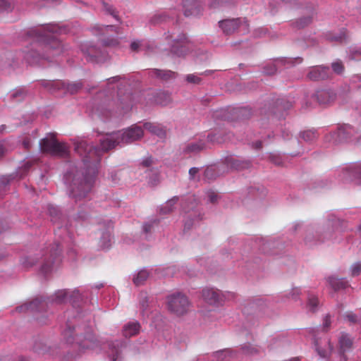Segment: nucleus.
I'll use <instances>...</instances> for the list:
<instances>
[{"label": "nucleus", "instance_id": "20", "mask_svg": "<svg viewBox=\"0 0 361 361\" xmlns=\"http://www.w3.org/2000/svg\"><path fill=\"white\" fill-rule=\"evenodd\" d=\"M152 74L162 80H168L173 78L176 76L177 73L171 71L154 69L152 71Z\"/></svg>", "mask_w": 361, "mask_h": 361}, {"label": "nucleus", "instance_id": "10", "mask_svg": "<svg viewBox=\"0 0 361 361\" xmlns=\"http://www.w3.org/2000/svg\"><path fill=\"white\" fill-rule=\"evenodd\" d=\"M188 44L187 37L181 34L177 39H175L171 45V51L178 56H184L186 53V46Z\"/></svg>", "mask_w": 361, "mask_h": 361}, {"label": "nucleus", "instance_id": "8", "mask_svg": "<svg viewBox=\"0 0 361 361\" xmlns=\"http://www.w3.org/2000/svg\"><path fill=\"white\" fill-rule=\"evenodd\" d=\"M202 298L209 305H219L224 300V295L219 290L207 288L202 290Z\"/></svg>", "mask_w": 361, "mask_h": 361}, {"label": "nucleus", "instance_id": "1", "mask_svg": "<svg viewBox=\"0 0 361 361\" xmlns=\"http://www.w3.org/2000/svg\"><path fill=\"white\" fill-rule=\"evenodd\" d=\"M144 132L140 126L133 125L122 132L107 135L101 140V148L90 146L86 140H80L75 144V150L82 157L83 164L87 168L82 180L74 177L71 185V194L75 200L86 197L91 190L96 176L97 165L100 161L102 152H107L120 143H131L143 137Z\"/></svg>", "mask_w": 361, "mask_h": 361}, {"label": "nucleus", "instance_id": "33", "mask_svg": "<svg viewBox=\"0 0 361 361\" xmlns=\"http://www.w3.org/2000/svg\"><path fill=\"white\" fill-rule=\"evenodd\" d=\"M301 137L305 141H312L316 137V133L312 130H306L301 133Z\"/></svg>", "mask_w": 361, "mask_h": 361}, {"label": "nucleus", "instance_id": "12", "mask_svg": "<svg viewBox=\"0 0 361 361\" xmlns=\"http://www.w3.org/2000/svg\"><path fill=\"white\" fill-rule=\"evenodd\" d=\"M143 127L145 130L161 138H164L166 135V129L161 124L147 122L144 123Z\"/></svg>", "mask_w": 361, "mask_h": 361}, {"label": "nucleus", "instance_id": "6", "mask_svg": "<svg viewBox=\"0 0 361 361\" xmlns=\"http://www.w3.org/2000/svg\"><path fill=\"white\" fill-rule=\"evenodd\" d=\"M80 299V294L78 290H74L73 291L61 290L56 292L54 300L56 303H62L68 300L73 304H75Z\"/></svg>", "mask_w": 361, "mask_h": 361}, {"label": "nucleus", "instance_id": "15", "mask_svg": "<svg viewBox=\"0 0 361 361\" xmlns=\"http://www.w3.org/2000/svg\"><path fill=\"white\" fill-rule=\"evenodd\" d=\"M53 148L50 152V154L59 156V157H65L68 153V147L63 142H59L56 140L54 145L52 146Z\"/></svg>", "mask_w": 361, "mask_h": 361}, {"label": "nucleus", "instance_id": "23", "mask_svg": "<svg viewBox=\"0 0 361 361\" xmlns=\"http://www.w3.org/2000/svg\"><path fill=\"white\" fill-rule=\"evenodd\" d=\"M178 197L175 196L169 201H167L164 205L160 209V212L163 214L171 213L173 211L174 206L177 203Z\"/></svg>", "mask_w": 361, "mask_h": 361}, {"label": "nucleus", "instance_id": "26", "mask_svg": "<svg viewBox=\"0 0 361 361\" xmlns=\"http://www.w3.org/2000/svg\"><path fill=\"white\" fill-rule=\"evenodd\" d=\"M44 87L51 92H55L58 90L65 87V83L60 80L51 81L46 82Z\"/></svg>", "mask_w": 361, "mask_h": 361}, {"label": "nucleus", "instance_id": "52", "mask_svg": "<svg viewBox=\"0 0 361 361\" xmlns=\"http://www.w3.org/2000/svg\"><path fill=\"white\" fill-rule=\"evenodd\" d=\"M209 198L211 202L214 203L216 202L217 199V195L215 194L214 192H212L209 194Z\"/></svg>", "mask_w": 361, "mask_h": 361}, {"label": "nucleus", "instance_id": "11", "mask_svg": "<svg viewBox=\"0 0 361 361\" xmlns=\"http://www.w3.org/2000/svg\"><path fill=\"white\" fill-rule=\"evenodd\" d=\"M82 51L87 56V60L102 62L105 59L104 53L94 46L89 47L86 50L82 49Z\"/></svg>", "mask_w": 361, "mask_h": 361}, {"label": "nucleus", "instance_id": "49", "mask_svg": "<svg viewBox=\"0 0 361 361\" xmlns=\"http://www.w3.org/2000/svg\"><path fill=\"white\" fill-rule=\"evenodd\" d=\"M153 163L152 157H147V159H144L142 161V166L144 167H149Z\"/></svg>", "mask_w": 361, "mask_h": 361}, {"label": "nucleus", "instance_id": "42", "mask_svg": "<svg viewBox=\"0 0 361 361\" xmlns=\"http://www.w3.org/2000/svg\"><path fill=\"white\" fill-rule=\"evenodd\" d=\"M243 350L245 353L246 354H253L255 353H257V350L256 348L255 347H252V345H245L243 348Z\"/></svg>", "mask_w": 361, "mask_h": 361}, {"label": "nucleus", "instance_id": "2", "mask_svg": "<svg viewBox=\"0 0 361 361\" xmlns=\"http://www.w3.org/2000/svg\"><path fill=\"white\" fill-rule=\"evenodd\" d=\"M65 32V28L60 27L56 24H49L31 31V34L37 37L39 42L44 43V49L46 51L44 57L46 59H49L51 56H58L63 51L61 42L53 35H61Z\"/></svg>", "mask_w": 361, "mask_h": 361}, {"label": "nucleus", "instance_id": "37", "mask_svg": "<svg viewBox=\"0 0 361 361\" xmlns=\"http://www.w3.org/2000/svg\"><path fill=\"white\" fill-rule=\"evenodd\" d=\"M99 30L102 32H117V27L114 25H102L99 27Z\"/></svg>", "mask_w": 361, "mask_h": 361}, {"label": "nucleus", "instance_id": "41", "mask_svg": "<svg viewBox=\"0 0 361 361\" xmlns=\"http://www.w3.org/2000/svg\"><path fill=\"white\" fill-rule=\"evenodd\" d=\"M102 42L105 47H114L118 44V41L115 38L104 39Z\"/></svg>", "mask_w": 361, "mask_h": 361}, {"label": "nucleus", "instance_id": "63", "mask_svg": "<svg viewBox=\"0 0 361 361\" xmlns=\"http://www.w3.org/2000/svg\"><path fill=\"white\" fill-rule=\"evenodd\" d=\"M24 167L26 170H28L31 167V164L30 162H27Z\"/></svg>", "mask_w": 361, "mask_h": 361}, {"label": "nucleus", "instance_id": "44", "mask_svg": "<svg viewBox=\"0 0 361 361\" xmlns=\"http://www.w3.org/2000/svg\"><path fill=\"white\" fill-rule=\"evenodd\" d=\"M35 262H34L33 259L31 257H27L23 259V264L25 267L29 268L30 267H32Z\"/></svg>", "mask_w": 361, "mask_h": 361}, {"label": "nucleus", "instance_id": "34", "mask_svg": "<svg viewBox=\"0 0 361 361\" xmlns=\"http://www.w3.org/2000/svg\"><path fill=\"white\" fill-rule=\"evenodd\" d=\"M332 68L337 74H341L344 71V66L341 61H336L332 63Z\"/></svg>", "mask_w": 361, "mask_h": 361}, {"label": "nucleus", "instance_id": "57", "mask_svg": "<svg viewBox=\"0 0 361 361\" xmlns=\"http://www.w3.org/2000/svg\"><path fill=\"white\" fill-rule=\"evenodd\" d=\"M35 350L36 352H37L39 354H44L45 353H47L49 349L46 347V346H44V348L42 349V350H38L37 348V347L35 348Z\"/></svg>", "mask_w": 361, "mask_h": 361}, {"label": "nucleus", "instance_id": "47", "mask_svg": "<svg viewBox=\"0 0 361 361\" xmlns=\"http://www.w3.org/2000/svg\"><path fill=\"white\" fill-rule=\"evenodd\" d=\"M142 295H143V297L140 300V304L141 308L144 310L147 307V296L145 295V294H142Z\"/></svg>", "mask_w": 361, "mask_h": 361}, {"label": "nucleus", "instance_id": "9", "mask_svg": "<svg viewBox=\"0 0 361 361\" xmlns=\"http://www.w3.org/2000/svg\"><path fill=\"white\" fill-rule=\"evenodd\" d=\"M183 8L186 17L197 16L200 14L202 11V6L197 0H185Z\"/></svg>", "mask_w": 361, "mask_h": 361}, {"label": "nucleus", "instance_id": "29", "mask_svg": "<svg viewBox=\"0 0 361 361\" xmlns=\"http://www.w3.org/2000/svg\"><path fill=\"white\" fill-rule=\"evenodd\" d=\"M361 274V262L354 263L350 267V275L353 277L359 276Z\"/></svg>", "mask_w": 361, "mask_h": 361}, {"label": "nucleus", "instance_id": "59", "mask_svg": "<svg viewBox=\"0 0 361 361\" xmlns=\"http://www.w3.org/2000/svg\"><path fill=\"white\" fill-rule=\"evenodd\" d=\"M151 230V226L149 224H145L144 226V231L145 233L149 232Z\"/></svg>", "mask_w": 361, "mask_h": 361}, {"label": "nucleus", "instance_id": "21", "mask_svg": "<svg viewBox=\"0 0 361 361\" xmlns=\"http://www.w3.org/2000/svg\"><path fill=\"white\" fill-rule=\"evenodd\" d=\"M204 148V143L202 141L190 142L184 149L185 153H197Z\"/></svg>", "mask_w": 361, "mask_h": 361}, {"label": "nucleus", "instance_id": "45", "mask_svg": "<svg viewBox=\"0 0 361 361\" xmlns=\"http://www.w3.org/2000/svg\"><path fill=\"white\" fill-rule=\"evenodd\" d=\"M331 325L330 316L327 314L324 319L323 329L326 331Z\"/></svg>", "mask_w": 361, "mask_h": 361}, {"label": "nucleus", "instance_id": "36", "mask_svg": "<svg viewBox=\"0 0 361 361\" xmlns=\"http://www.w3.org/2000/svg\"><path fill=\"white\" fill-rule=\"evenodd\" d=\"M186 80L189 83L199 84L201 82V78L196 75L189 74L186 76Z\"/></svg>", "mask_w": 361, "mask_h": 361}, {"label": "nucleus", "instance_id": "3", "mask_svg": "<svg viewBox=\"0 0 361 361\" xmlns=\"http://www.w3.org/2000/svg\"><path fill=\"white\" fill-rule=\"evenodd\" d=\"M167 300L169 310L177 315H183L189 310L190 302L183 294H173L169 296Z\"/></svg>", "mask_w": 361, "mask_h": 361}, {"label": "nucleus", "instance_id": "32", "mask_svg": "<svg viewBox=\"0 0 361 361\" xmlns=\"http://www.w3.org/2000/svg\"><path fill=\"white\" fill-rule=\"evenodd\" d=\"M276 105H277V108L279 110H281V109L286 110V109H290L292 106V104L290 102H287L283 99H279L276 102Z\"/></svg>", "mask_w": 361, "mask_h": 361}, {"label": "nucleus", "instance_id": "22", "mask_svg": "<svg viewBox=\"0 0 361 361\" xmlns=\"http://www.w3.org/2000/svg\"><path fill=\"white\" fill-rule=\"evenodd\" d=\"M155 102L161 106H166L171 103V97L168 92H160L157 94Z\"/></svg>", "mask_w": 361, "mask_h": 361}, {"label": "nucleus", "instance_id": "5", "mask_svg": "<svg viewBox=\"0 0 361 361\" xmlns=\"http://www.w3.org/2000/svg\"><path fill=\"white\" fill-rule=\"evenodd\" d=\"M219 26L226 35H231L238 30L247 31L248 30V23L243 19H226L219 22Z\"/></svg>", "mask_w": 361, "mask_h": 361}, {"label": "nucleus", "instance_id": "53", "mask_svg": "<svg viewBox=\"0 0 361 361\" xmlns=\"http://www.w3.org/2000/svg\"><path fill=\"white\" fill-rule=\"evenodd\" d=\"M139 42H133L131 43L130 44V48L133 51H137L138 48H139Z\"/></svg>", "mask_w": 361, "mask_h": 361}, {"label": "nucleus", "instance_id": "28", "mask_svg": "<svg viewBox=\"0 0 361 361\" xmlns=\"http://www.w3.org/2000/svg\"><path fill=\"white\" fill-rule=\"evenodd\" d=\"M82 82H75L71 84H68L66 86V90L71 94H75L82 88Z\"/></svg>", "mask_w": 361, "mask_h": 361}, {"label": "nucleus", "instance_id": "17", "mask_svg": "<svg viewBox=\"0 0 361 361\" xmlns=\"http://www.w3.org/2000/svg\"><path fill=\"white\" fill-rule=\"evenodd\" d=\"M56 140V139L55 138V135L54 134L50 135L49 137L43 138L39 142L41 150L43 152L49 154Z\"/></svg>", "mask_w": 361, "mask_h": 361}, {"label": "nucleus", "instance_id": "64", "mask_svg": "<svg viewBox=\"0 0 361 361\" xmlns=\"http://www.w3.org/2000/svg\"><path fill=\"white\" fill-rule=\"evenodd\" d=\"M344 134V130L343 129H339L338 131V136H341Z\"/></svg>", "mask_w": 361, "mask_h": 361}, {"label": "nucleus", "instance_id": "35", "mask_svg": "<svg viewBox=\"0 0 361 361\" xmlns=\"http://www.w3.org/2000/svg\"><path fill=\"white\" fill-rule=\"evenodd\" d=\"M215 169L213 167H208L204 171V176L208 180H212L215 178Z\"/></svg>", "mask_w": 361, "mask_h": 361}, {"label": "nucleus", "instance_id": "30", "mask_svg": "<svg viewBox=\"0 0 361 361\" xmlns=\"http://www.w3.org/2000/svg\"><path fill=\"white\" fill-rule=\"evenodd\" d=\"M319 304L318 298L315 296H310L308 298V307L312 312H314Z\"/></svg>", "mask_w": 361, "mask_h": 361}, {"label": "nucleus", "instance_id": "43", "mask_svg": "<svg viewBox=\"0 0 361 361\" xmlns=\"http://www.w3.org/2000/svg\"><path fill=\"white\" fill-rule=\"evenodd\" d=\"M345 317L352 324H355L357 321V316L353 312H347Z\"/></svg>", "mask_w": 361, "mask_h": 361}, {"label": "nucleus", "instance_id": "62", "mask_svg": "<svg viewBox=\"0 0 361 361\" xmlns=\"http://www.w3.org/2000/svg\"><path fill=\"white\" fill-rule=\"evenodd\" d=\"M5 149L2 145H0V158L4 154Z\"/></svg>", "mask_w": 361, "mask_h": 361}, {"label": "nucleus", "instance_id": "58", "mask_svg": "<svg viewBox=\"0 0 361 361\" xmlns=\"http://www.w3.org/2000/svg\"><path fill=\"white\" fill-rule=\"evenodd\" d=\"M99 114L102 115L104 117H107L109 116V111H106V110H103V109H98Z\"/></svg>", "mask_w": 361, "mask_h": 361}, {"label": "nucleus", "instance_id": "16", "mask_svg": "<svg viewBox=\"0 0 361 361\" xmlns=\"http://www.w3.org/2000/svg\"><path fill=\"white\" fill-rule=\"evenodd\" d=\"M140 329V325L137 322H130L123 327V334L125 337H131L137 335Z\"/></svg>", "mask_w": 361, "mask_h": 361}, {"label": "nucleus", "instance_id": "51", "mask_svg": "<svg viewBox=\"0 0 361 361\" xmlns=\"http://www.w3.org/2000/svg\"><path fill=\"white\" fill-rule=\"evenodd\" d=\"M348 173L350 174H353L355 176H361V168L354 169L353 170L348 171Z\"/></svg>", "mask_w": 361, "mask_h": 361}, {"label": "nucleus", "instance_id": "18", "mask_svg": "<svg viewBox=\"0 0 361 361\" xmlns=\"http://www.w3.org/2000/svg\"><path fill=\"white\" fill-rule=\"evenodd\" d=\"M331 287L335 290L345 289L349 286L348 282L343 279H338L334 276L328 279Z\"/></svg>", "mask_w": 361, "mask_h": 361}, {"label": "nucleus", "instance_id": "4", "mask_svg": "<svg viewBox=\"0 0 361 361\" xmlns=\"http://www.w3.org/2000/svg\"><path fill=\"white\" fill-rule=\"evenodd\" d=\"M60 254V245L58 243L52 245L49 250V256L46 255L44 257L43 264L41 267V271L47 274L57 267L61 262Z\"/></svg>", "mask_w": 361, "mask_h": 361}, {"label": "nucleus", "instance_id": "7", "mask_svg": "<svg viewBox=\"0 0 361 361\" xmlns=\"http://www.w3.org/2000/svg\"><path fill=\"white\" fill-rule=\"evenodd\" d=\"M329 68L326 66H316L312 67L307 75V78L313 81L327 79L329 76Z\"/></svg>", "mask_w": 361, "mask_h": 361}, {"label": "nucleus", "instance_id": "46", "mask_svg": "<svg viewBox=\"0 0 361 361\" xmlns=\"http://www.w3.org/2000/svg\"><path fill=\"white\" fill-rule=\"evenodd\" d=\"M235 114H240L242 116L247 115L250 114V111L245 108H240V109H233Z\"/></svg>", "mask_w": 361, "mask_h": 361}, {"label": "nucleus", "instance_id": "56", "mask_svg": "<svg viewBox=\"0 0 361 361\" xmlns=\"http://www.w3.org/2000/svg\"><path fill=\"white\" fill-rule=\"evenodd\" d=\"M334 39L336 41L343 42V40L345 39V33H343V34H342V35H339L338 37H335Z\"/></svg>", "mask_w": 361, "mask_h": 361}, {"label": "nucleus", "instance_id": "19", "mask_svg": "<svg viewBox=\"0 0 361 361\" xmlns=\"http://www.w3.org/2000/svg\"><path fill=\"white\" fill-rule=\"evenodd\" d=\"M339 345L343 353L349 350L353 345V340L348 334H343L339 338Z\"/></svg>", "mask_w": 361, "mask_h": 361}, {"label": "nucleus", "instance_id": "48", "mask_svg": "<svg viewBox=\"0 0 361 361\" xmlns=\"http://www.w3.org/2000/svg\"><path fill=\"white\" fill-rule=\"evenodd\" d=\"M104 7L109 13L111 14L114 18H117V16L111 6L104 3Z\"/></svg>", "mask_w": 361, "mask_h": 361}, {"label": "nucleus", "instance_id": "60", "mask_svg": "<svg viewBox=\"0 0 361 361\" xmlns=\"http://www.w3.org/2000/svg\"><path fill=\"white\" fill-rule=\"evenodd\" d=\"M272 161L276 164V165H280L281 164V160L279 159V158H272Z\"/></svg>", "mask_w": 361, "mask_h": 361}, {"label": "nucleus", "instance_id": "50", "mask_svg": "<svg viewBox=\"0 0 361 361\" xmlns=\"http://www.w3.org/2000/svg\"><path fill=\"white\" fill-rule=\"evenodd\" d=\"M199 172V169L192 167L189 170V175L190 178H194L195 176Z\"/></svg>", "mask_w": 361, "mask_h": 361}, {"label": "nucleus", "instance_id": "39", "mask_svg": "<svg viewBox=\"0 0 361 361\" xmlns=\"http://www.w3.org/2000/svg\"><path fill=\"white\" fill-rule=\"evenodd\" d=\"M314 344H315L316 350H317V351L318 354H319L322 357H326L329 355V352H328L326 350L322 349V348L319 347V343H318V341H315Z\"/></svg>", "mask_w": 361, "mask_h": 361}, {"label": "nucleus", "instance_id": "14", "mask_svg": "<svg viewBox=\"0 0 361 361\" xmlns=\"http://www.w3.org/2000/svg\"><path fill=\"white\" fill-rule=\"evenodd\" d=\"M314 97L321 104H327L334 99L335 95L330 90H318Z\"/></svg>", "mask_w": 361, "mask_h": 361}, {"label": "nucleus", "instance_id": "24", "mask_svg": "<svg viewBox=\"0 0 361 361\" xmlns=\"http://www.w3.org/2000/svg\"><path fill=\"white\" fill-rule=\"evenodd\" d=\"M149 272L146 269L140 270L137 274L133 278V282L135 286H141L149 277Z\"/></svg>", "mask_w": 361, "mask_h": 361}, {"label": "nucleus", "instance_id": "40", "mask_svg": "<svg viewBox=\"0 0 361 361\" xmlns=\"http://www.w3.org/2000/svg\"><path fill=\"white\" fill-rule=\"evenodd\" d=\"M312 21V18L310 17H305L303 18H300L298 22V26L300 27H303L308 24H310Z\"/></svg>", "mask_w": 361, "mask_h": 361}, {"label": "nucleus", "instance_id": "38", "mask_svg": "<svg viewBox=\"0 0 361 361\" xmlns=\"http://www.w3.org/2000/svg\"><path fill=\"white\" fill-rule=\"evenodd\" d=\"M74 331V328L68 327L65 331H64V337L66 338L67 342L72 343L73 342V338L72 335Z\"/></svg>", "mask_w": 361, "mask_h": 361}, {"label": "nucleus", "instance_id": "54", "mask_svg": "<svg viewBox=\"0 0 361 361\" xmlns=\"http://www.w3.org/2000/svg\"><path fill=\"white\" fill-rule=\"evenodd\" d=\"M8 8L7 2L4 0H0V10H4Z\"/></svg>", "mask_w": 361, "mask_h": 361}, {"label": "nucleus", "instance_id": "27", "mask_svg": "<svg viewBox=\"0 0 361 361\" xmlns=\"http://www.w3.org/2000/svg\"><path fill=\"white\" fill-rule=\"evenodd\" d=\"M111 245V233L107 231L103 233L100 246L103 249L109 248Z\"/></svg>", "mask_w": 361, "mask_h": 361}, {"label": "nucleus", "instance_id": "61", "mask_svg": "<svg viewBox=\"0 0 361 361\" xmlns=\"http://www.w3.org/2000/svg\"><path fill=\"white\" fill-rule=\"evenodd\" d=\"M215 135H208V139L211 141V142H214V141H218L217 140L215 139Z\"/></svg>", "mask_w": 361, "mask_h": 361}, {"label": "nucleus", "instance_id": "25", "mask_svg": "<svg viewBox=\"0 0 361 361\" xmlns=\"http://www.w3.org/2000/svg\"><path fill=\"white\" fill-rule=\"evenodd\" d=\"M230 164L233 168L237 170L247 169L250 166V163L247 161H241L233 158L230 159Z\"/></svg>", "mask_w": 361, "mask_h": 361}, {"label": "nucleus", "instance_id": "31", "mask_svg": "<svg viewBox=\"0 0 361 361\" xmlns=\"http://www.w3.org/2000/svg\"><path fill=\"white\" fill-rule=\"evenodd\" d=\"M48 211H49L50 216L52 217V219H51L52 221H56V219L59 218L60 212L57 207H56L53 205H49L48 207Z\"/></svg>", "mask_w": 361, "mask_h": 361}, {"label": "nucleus", "instance_id": "13", "mask_svg": "<svg viewBox=\"0 0 361 361\" xmlns=\"http://www.w3.org/2000/svg\"><path fill=\"white\" fill-rule=\"evenodd\" d=\"M45 305L44 301L39 298H35L32 300L30 303H25L18 307L17 310L18 312H23L26 310L31 311H39Z\"/></svg>", "mask_w": 361, "mask_h": 361}, {"label": "nucleus", "instance_id": "55", "mask_svg": "<svg viewBox=\"0 0 361 361\" xmlns=\"http://www.w3.org/2000/svg\"><path fill=\"white\" fill-rule=\"evenodd\" d=\"M253 147L256 149H259L262 147V142L261 141H257L253 144Z\"/></svg>", "mask_w": 361, "mask_h": 361}]
</instances>
